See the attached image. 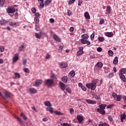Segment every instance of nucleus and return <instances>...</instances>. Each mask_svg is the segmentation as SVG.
<instances>
[{
	"label": "nucleus",
	"instance_id": "obj_11",
	"mask_svg": "<svg viewBox=\"0 0 126 126\" xmlns=\"http://www.w3.org/2000/svg\"><path fill=\"white\" fill-rule=\"evenodd\" d=\"M119 76H120V79H121L122 81H123L124 82H126V76H125V75L120 73Z\"/></svg>",
	"mask_w": 126,
	"mask_h": 126
},
{
	"label": "nucleus",
	"instance_id": "obj_6",
	"mask_svg": "<svg viewBox=\"0 0 126 126\" xmlns=\"http://www.w3.org/2000/svg\"><path fill=\"white\" fill-rule=\"evenodd\" d=\"M27 92L29 94H36L38 91L34 88H30L27 89Z\"/></svg>",
	"mask_w": 126,
	"mask_h": 126
},
{
	"label": "nucleus",
	"instance_id": "obj_40",
	"mask_svg": "<svg viewBox=\"0 0 126 126\" xmlns=\"http://www.w3.org/2000/svg\"><path fill=\"white\" fill-rule=\"evenodd\" d=\"M65 89H66V92H67L68 93H71V89L69 88V87L67 86L66 87Z\"/></svg>",
	"mask_w": 126,
	"mask_h": 126
},
{
	"label": "nucleus",
	"instance_id": "obj_25",
	"mask_svg": "<svg viewBox=\"0 0 126 126\" xmlns=\"http://www.w3.org/2000/svg\"><path fill=\"white\" fill-rule=\"evenodd\" d=\"M70 77L72 78L75 75V72L74 70L71 71L69 73Z\"/></svg>",
	"mask_w": 126,
	"mask_h": 126
},
{
	"label": "nucleus",
	"instance_id": "obj_19",
	"mask_svg": "<svg viewBox=\"0 0 126 126\" xmlns=\"http://www.w3.org/2000/svg\"><path fill=\"white\" fill-rule=\"evenodd\" d=\"M77 119L79 122V123H81V122H82V121H83V120H84L83 119V116H81L80 115H78L77 117Z\"/></svg>",
	"mask_w": 126,
	"mask_h": 126
},
{
	"label": "nucleus",
	"instance_id": "obj_18",
	"mask_svg": "<svg viewBox=\"0 0 126 126\" xmlns=\"http://www.w3.org/2000/svg\"><path fill=\"white\" fill-rule=\"evenodd\" d=\"M4 93L5 94V95L6 96V97L7 98H10V96H11V94H10V93L6 91H5L4 92Z\"/></svg>",
	"mask_w": 126,
	"mask_h": 126
},
{
	"label": "nucleus",
	"instance_id": "obj_30",
	"mask_svg": "<svg viewBox=\"0 0 126 126\" xmlns=\"http://www.w3.org/2000/svg\"><path fill=\"white\" fill-rule=\"evenodd\" d=\"M82 37L84 40H87L89 38V36H88V35H87V34H84L82 35Z\"/></svg>",
	"mask_w": 126,
	"mask_h": 126
},
{
	"label": "nucleus",
	"instance_id": "obj_35",
	"mask_svg": "<svg viewBox=\"0 0 126 126\" xmlns=\"http://www.w3.org/2000/svg\"><path fill=\"white\" fill-rule=\"evenodd\" d=\"M34 21L35 24H39V18H37V17H34Z\"/></svg>",
	"mask_w": 126,
	"mask_h": 126
},
{
	"label": "nucleus",
	"instance_id": "obj_52",
	"mask_svg": "<svg viewBox=\"0 0 126 126\" xmlns=\"http://www.w3.org/2000/svg\"><path fill=\"white\" fill-rule=\"evenodd\" d=\"M108 55L112 57L114 55V52H113V51L110 50L108 51Z\"/></svg>",
	"mask_w": 126,
	"mask_h": 126
},
{
	"label": "nucleus",
	"instance_id": "obj_15",
	"mask_svg": "<svg viewBox=\"0 0 126 126\" xmlns=\"http://www.w3.org/2000/svg\"><path fill=\"white\" fill-rule=\"evenodd\" d=\"M50 77L51 78H52V80H53V81H55V80H57V75H56L54 73H52L51 75H50Z\"/></svg>",
	"mask_w": 126,
	"mask_h": 126
},
{
	"label": "nucleus",
	"instance_id": "obj_37",
	"mask_svg": "<svg viewBox=\"0 0 126 126\" xmlns=\"http://www.w3.org/2000/svg\"><path fill=\"white\" fill-rule=\"evenodd\" d=\"M52 2V0H46L44 2L45 5H48V4H50Z\"/></svg>",
	"mask_w": 126,
	"mask_h": 126
},
{
	"label": "nucleus",
	"instance_id": "obj_42",
	"mask_svg": "<svg viewBox=\"0 0 126 126\" xmlns=\"http://www.w3.org/2000/svg\"><path fill=\"white\" fill-rule=\"evenodd\" d=\"M116 98H117V101H118V102H120V101L122 100V95H118L117 96Z\"/></svg>",
	"mask_w": 126,
	"mask_h": 126
},
{
	"label": "nucleus",
	"instance_id": "obj_31",
	"mask_svg": "<svg viewBox=\"0 0 126 126\" xmlns=\"http://www.w3.org/2000/svg\"><path fill=\"white\" fill-rule=\"evenodd\" d=\"M54 113L57 116H63V113H62V112L58 111H54Z\"/></svg>",
	"mask_w": 126,
	"mask_h": 126
},
{
	"label": "nucleus",
	"instance_id": "obj_48",
	"mask_svg": "<svg viewBox=\"0 0 126 126\" xmlns=\"http://www.w3.org/2000/svg\"><path fill=\"white\" fill-rule=\"evenodd\" d=\"M115 106V104H112L106 106L107 109H112Z\"/></svg>",
	"mask_w": 126,
	"mask_h": 126
},
{
	"label": "nucleus",
	"instance_id": "obj_9",
	"mask_svg": "<svg viewBox=\"0 0 126 126\" xmlns=\"http://www.w3.org/2000/svg\"><path fill=\"white\" fill-rule=\"evenodd\" d=\"M18 60H19V55H18V54H15L14 57L13 58V63L17 62Z\"/></svg>",
	"mask_w": 126,
	"mask_h": 126
},
{
	"label": "nucleus",
	"instance_id": "obj_13",
	"mask_svg": "<svg viewBox=\"0 0 126 126\" xmlns=\"http://www.w3.org/2000/svg\"><path fill=\"white\" fill-rule=\"evenodd\" d=\"M53 39L56 41V42H61V39H60V37H59V36H58V35H57V34H54L53 36Z\"/></svg>",
	"mask_w": 126,
	"mask_h": 126
},
{
	"label": "nucleus",
	"instance_id": "obj_27",
	"mask_svg": "<svg viewBox=\"0 0 126 126\" xmlns=\"http://www.w3.org/2000/svg\"><path fill=\"white\" fill-rule=\"evenodd\" d=\"M96 65L99 68H101V67H103V63L102 62H97Z\"/></svg>",
	"mask_w": 126,
	"mask_h": 126
},
{
	"label": "nucleus",
	"instance_id": "obj_5",
	"mask_svg": "<svg viewBox=\"0 0 126 126\" xmlns=\"http://www.w3.org/2000/svg\"><path fill=\"white\" fill-rule=\"evenodd\" d=\"M102 80L99 81L98 79H94L92 81V83L94 84L95 86H100L102 84Z\"/></svg>",
	"mask_w": 126,
	"mask_h": 126
},
{
	"label": "nucleus",
	"instance_id": "obj_36",
	"mask_svg": "<svg viewBox=\"0 0 126 126\" xmlns=\"http://www.w3.org/2000/svg\"><path fill=\"white\" fill-rule=\"evenodd\" d=\"M63 46L62 45L60 46L59 48L58 49V52L59 53H63Z\"/></svg>",
	"mask_w": 126,
	"mask_h": 126
},
{
	"label": "nucleus",
	"instance_id": "obj_41",
	"mask_svg": "<svg viewBox=\"0 0 126 126\" xmlns=\"http://www.w3.org/2000/svg\"><path fill=\"white\" fill-rule=\"evenodd\" d=\"M35 36L37 38V39H40L41 38V34L39 33H35Z\"/></svg>",
	"mask_w": 126,
	"mask_h": 126
},
{
	"label": "nucleus",
	"instance_id": "obj_64",
	"mask_svg": "<svg viewBox=\"0 0 126 126\" xmlns=\"http://www.w3.org/2000/svg\"><path fill=\"white\" fill-rule=\"evenodd\" d=\"M108 119L109 122H113V118H112V117L109 116L108 117Z\"/></svg>",
	"mask_w": 126,
	"mask_h": 126
},
{
	"label": "nucleus",
	"instance_id": "obj_51",
	"mask_svg": "<svg viewBox=\"0 0 126 126\" xmlns=\"http://www.w3.org/2000/svg\"><path fill=\"white\" fill-rule=\"evenodd\" d=\"M0 52L1 53H2L3 52H4V46H0Z\"/></svg>",
	"mask_w": 126,
	"mask_h": 126
},
{
	"label": "nucleus",
	"instance_id": "obj_20",
	"mask_svg": "<svg viewBox=\"0 0 126 126\" xmlns=\"http://www.w3.org/2000/svg\"><path fill=\"white\" fill-rule=\"evenodd\" d=\"M14 76H15V77H13V78L14 79H15V78H20V77H21L20 74H19V73H17V72L14 73Z\"/></svg>",
	"mask_w": 126,
	"mask_h": 126
},
{
	"label": "nucleus",
	"instance_id": "obj_62",
	"mask_svg": "<svg viewBox=\"0 0 126 126\" xmlns=\"http://www.w3.org/2000/svg\"><path fill=\"white\" fill-rule=\"evenodd\" d=\"M112 96L114 98H116V97H117V96H118V94H117V93H113L112 94Z\"/></svg>",
	"mask_w": 126,
	"mask_h": 126
},
{
	"label": "nucleus",
	"instance_id": "obj_33",
	"mask_svg": "<svg viewBox=\"0 0 126 126\" xmlns=\"http://www.w3.org/2000/svg\"><path fill=\"white\" fill-rule=\"evenodd\" d=\"M21 117H22V118H23L24 119V120H25V121H26V120H27V119H28L27 118V117H26V115H25L24 113H21L20 114Z\"/></svg>",
	"mask_w": 126,
	"mask_h": 126
},
{
	"label": "nucleus",
	"instance_id": "obj_24",
	"mask_svg": "<svg viewBox=\"0 0 126 126\" xmlns=\"http://www.w3.org/2000/svg\"><path fill=\"white\" fill-rule=\"evenodd\" d=\"M99 107L100 109H101L102 110H105V109H106V107H107V104H103L99 105Z\"/></svg>",
	"mask_w": 126,
	"mask_h": 126
},
{
	"label": "nucleus",
	"instance_id": "obj_39",
	"mask_svg": "<svg viewBox=\"0 0 126 126\" xmlns=\"http://www.w3.org/2000/svg\"><path fill=\"white\" fill-rule=\"evenodd\" d=\"M4 2H5V0H0V6L1 7H2L3 6Z\"/></svg>",
	"mask_w": 126,
	"mask_h": 126
},
{
	"label": "nucleus",
	"instance_id": "obj_43",
	"mask_svg": "<svg viewBox=\"0 0 126 126\" xmlns=\"http://www.w3.org/2000/svg\"><path fill=\"white\" fill-rule=\"evenodd\" d=\"M114 76V74L113 73H109L107 76V78H112Z\"/></svg>",
	"mask_w": 126,
	"mask_h": 126
},
{
	"label": "nucleus",
	"instance_id": "obj_21",
	"mask_svg": "<svg viewBox=\"0 0 126 126\" xmlns=\"http://www.w3.org/2000/svg\"><path fill=\"white\" fill-rule=\"evenodd\" d=\"M111 6H108L107 7V8H106V14H110V13H111Z\"/></svg>",
	"mask_w": 126,
	"mask_h": 126
},
{
	"label": "nucleus",
	"instance_id": "obj_10",
	"mask_svg": "<svg viewBox=\"0 0 126 126\" xmlns=\"http://www.w3.org/2000/svg\"><path fill=\"white\" fill-rule=\"evenodd\" d=\"M81 42L82 44H87V45H89L91 44V42L89 41V40H85L84 39H81Z\"/></svg>",
	"mask_w": 126,
	"mask_h": 126
},
{
	"label": "nucleus",
	"instance_id": "obj_29",
	"mask_svg": "<svg viewBox=\"0 0 126 126\" xmlns=\"http://www.w3.org/2000/svg\"><path fill=\"white\" fill-rule=\"evenodd\" d=\"M85 17L86 19H90V15H89L88 12L85 13Z\"/></svg>",
	"mask_w": 126,
	"mask_h": 126
},
{
	"label": "nucleus",
	"instance_id": "obj_2",
	"mask_svg": "<svg viewBox=\"0 0 126 126\" xmlns=\"http://www.w3.org/2000/svg\"><path fill=\"white\" fill-rule=\"evenodd\" d=\"M6 11L8 14V15H10L11 17H12L14 15V12H15V8L12 7H8L6 9Z\"/></svg>",
	"mask_w": 126,
	"mask_h": 126
},
{
	"label": "nucleus",
	"instance_id": "obj_26",
	"mask_svg": "<svg viewBox=\"0 0 126 126\" xmlns=\"http://www.w3.org/2000/svg\"><path fill=\"white\" fill-rule=\"evenodd\" d=\"M44 105L46 106V107H52V104L49 101H45L44 102Z\"/></svg>",
	"mask_w": 126,
	"mask_h": 126
},
{
	"label": "nucleus",
	"instance_id": "obj_59",
	"mask_svg": "<svg viewBox=\"0 0 126 126\" xmlns=\"http://www.w3.org/2000/svg\"><path fill=\"white\" fill-rule=\"evenodd\" d=\"M69 112L71 115H72V114L74 113V110L73 108H70L69 109Z\"/></svg>",
	"mask_w": 126,
	"mask_h": 126
},
{
	"label": "nucleus",
	"instance_id": "obj_32",
	"mask_svg": "<svg viewBox=\"0 0 126 126\" xmlns=\"http://www.w3.org/2000/svg\"><path fill=\"white\" fill-rule=\"evenodd\" d=\"M7 23V21L5 20H1L0 21V25H5Z\"/></svg>",
	"mask_w": 126,
	"mask_h": 126
},
{
	"label": "nucleus",
	"instance_id": "obj_56",
	"mask_svg": "<svg viewBox=\"0 0 126 126\" xmlns=\"http://www.w3.org/2000/svg\"><path fill=\"white\" fill-rule=\"evenodd\" d=\"M67 14L68 16H70L72 14V11L70 10H67Z\"/></svg>",
	"mask_w": 126,
	"mask_h": 126
},
{
	"label": "nucleus",
	"instance_id": "obj_47",
	"mask_svg": "<svg viewBox=\"0 0 126 126\" xmlns=\"http://www.w3.org/2000/svg\"><path fill=\"white\" fill-rule=\"evenodd\" d=\"M27 63V59H24L22 60V63L23 65H26V63Z\"/></svg>",
	"mask_w": 126,
	"mask_h": 126
},
{
	"label": "nucleus",
	"instance_id": "obj_54",
	"mask_svg": "<svg viewBox=\"0 0 126 126\" xmlns=\"http://www.w3.org/2000/svg\"><path fill=\"white\" fill-rule=\"evenodd\" d=\"M94 37H95V32H93L92 34L91 35V40H94Z\"/></svg>",
	"mask_w": 126,
	"mask_h": 126
},
{
	"label": "nucleus",
	"instance_id": "obj_63",
	"mask_svg": "<svg viewBox=\"0 0 126 126\" xmlns=\"http://www.w3.org/2000/svg\"><path fill=\"white\" fill-rule=\"evenodd\" d=\"M82 2H83L82 0H78V5H79V6H80L81 5V4L82 3Z\"/></svg>",
	"mask_w": 126,
	"mask_h": 126
},
{
	"label": "nucleus",
	"instance_id": "obj_46",
	"mask_svg": "<svg viewBox=\"0 0 126 126\" xmlns=\"http://www.w3.org/2000/svg\"><path fill=\"white\" fill-rule=\"evenodd\" d=\"M17 24L16 23H14L13 22H10L9 23V25H10V26H15Z\"/></svg>",
	"mask_w": 126,
	"mask_h": 126
},
{
	"label": "nucleus",
	"instance_id": "obj_17",
	"mask_svg": "<svg viewBox=\"0 0 126 126\" xmlns=\"http://www.w3.org/2000/svg\"><path fill=\"white\" fill-rule=\"evenodd\" d=\"M113 64H118L119 63V60L118 59V57H115L113 62Z\"/></svg>",
	"mask_w": 126,
	"mask_h": 126
},
{
	"label": "nucleus",
	"instance_id": "obj_22",
	"mask_svg": "<svg viewBox=\"0 0 126 126\" xmlns=\"http://www.w3.org/2000/svg\"><path fill=\"white\" fill-rule=\"evenodd\" d=\"M120 73L121 74H126V68H124L119 70Z\"/></svg>",
	"mask_w": 126,
	"mask_h": 126
},
{
	"label": "nucleus",
	"instance_id": "obj_8",
	"mask_svg": "<svg viewBox=\"0 0 126 126\" xmlns=\"http://www.w3.org/2000/svg\"><path fill=\"white\" fill-rule=\"evenodd\" d=\"M59 86L60 87L62 90H65V88H66L67 85H66L63 83L60 82L59 83Z\"/></svg>",
	"mask_w": 126,
	"mask_h": 126
},
{
	"label": "nucleus",
	"instance_id": "obj_58",
	"mask_svg": "<svg viewBox=\"0 0 126 126\" xmlns=\"http://www.w3.org/2000/svg\"><path fill=\"white\" fill-rule=\"evenodd\" d=\"M44 5L45 4L44 3V2H41L39 4V6H40L41 8H44Z\"/></svg>",
	"mask_w": 126,
	"mask_h": 126
},
{
	"label": "nucleus",
	"instance_id": "obj_3",
	"mask_svg": "<svg viewBox=\"0 0 126 126\" xmlns=\"http://www.w3.org/2000/svg\"><path fill=\"white\" fill-rule=\"evenodd\" d=\"M86 87H87V88H88L89 89H91V90L92 91L95 90L96 89V86H95L93 83H87L86 84Z\"/></svg>",
	"mask_w": 126,
	"mask_h": 126
},
{
	"label": "nucleus",
	"instance_id": "obj_28",
	"mask_svg": "<svg viewBox=\"0 0 126 126\" xmlns=\"http://www.w3.org/2000/svg\"><path fill=\"white\" fill-rule=\"evenodd\" d=\"M62 81L64 83H66L67 82V76H63V77L62 78Z\"/></svg>",
	"mask_w": 126,
	"mask_h": 126
},
{
	"label": "nucleus",
	"instance_id": "obj_57",
	"mask_svg": "<svg viewBox=\"0 0 126 126\" xmlns=\"http://www.w3.org/2000/svg\"><path fill=\"white\" fill-rule=\"evenodd\" d=\"M63 126H71V124L68 123H63L62 124Z\"/></svg>",
	"mask_w": 126,
	"mask_h": 126
},
{
	"label": "nucleus",
	"instance_id": "obj_4",
	"mask_svg": "<svg viewBox=\"0 0 126 126\" xmlns=\"http://www.w3.org/2000/svg\"><path fill=\"white\" fill-rule=\"evenodd\" d=\"M42 83H43V80L40 79L36 80L33 82L32 85L35 87H39V86H40Z\"/></svg>",
	"mask_w": 126,
	"mask_h": 126
},
{
	"label": "nucleus",
	"instance_id": "obj_12",
	"mask_svg": "<svg viewBox=\"0 0 126 126\" xmlns=\"http://www.w3.org/2000/svg\"><path fill=\"white\" fill-rule=\"evenodd\" d=\"M97 111L98 113L101 114V115H105L106 114V111L104 109H101V108H97Z\"/></svg>",
	"mask_w": 126,
	"mask_h": 126
},
{
	"label": "nucleus",
	"instance_id": "obj_14",
	"mask_svg": "<svg viewBox=\"0 0 126 126\" xmlns=\"http://www.w3.org/2000/svg\"><path fill=\"white\" fill-rule=\"evenodd\" d=\"M86 102L87 103H88V104H96L97 103V101H94V100H91V99H87L86 100Z\"/></svg>",
	"mask_w": 126,
	"mask_h": 126
},
{
	"label": "nucleus",
	"instance_id": "obj_60",
	"mask_svg": "<svg viewBox=\"0 0 126 126\" xmlns=\"http://www.w3.org/2000/svg\"><path fill=\"white\" fill-rule=\"evenodd\" d=\"M76 0H70L68 4H72V3H74V1H75Z\"/></svg>",
	"mask_w": 126,
	"mask_h": 126
},
{
	"label": "nucleus",
	"instance_id": "obj_34",
	"mask_svg": "<svg viewBox=\"0 0 126 126\" xmlns=\"http://www.w3.org/2000/svg\"><path fill=\"white\" fill-rule=\"evenodd\" d=\"M15 118L17 119L18 122H19L20 123V124H22V123H23V121H22V120H21V119L19 117H18V116H15Z\"/></svg>",
	"mask_w": 126,
	"mask_h": 126
},
{
	"label": "nucleus",
	"instance_id": "obj_55",
	"mask_svg": "<svg viewBox=\"0 0 126 126\" xmlns=\"http://www.w3.org/2000/svg\"><path fill=\"white\" fill-rule=\"evenodd\" d=\"M36 31H40V26L38 25H35Z\"/></svg>",
	"mask_w": 126,
	"mask_h": 126
},
{
	"label": "nucleus",
	"instance_id": "obj_49",
	"mask_svg": "<svg viewBox=\"0 0 126 126\" xmlns=\"http://www.w3.org/2000/svg\"><path fill=\"white\" fill-rule=\"evenodd\" d=\"M24 72H26V73H29V72H30V70H29V69H28V68H25L23 69Z\"/></svg>",
	"mask_w": 126,
	"mask_h": 126
},
{
	"label": "nucleus",
	"instance_id": "obj_50",
	"mask_svg": "<svg viewBox=\"0 0 126 126\" xmlns=\"http://www.w3.org/2000/svg\"><path fill=\"white\" fill-rule=\"evenodd\" d=\"M105 23V20L104 19H100L99 20V24L100 25H102V24H104Z\"/></svg>",
	"mask_w": 126,
	"mask_h": 126
},
{
	"label": "nucleus",
	"instance_id": "obj_53",
	"mask_svg": "<svg viewBox=\"0 0 126 126\" xmlns=\"http://www.w3.org/2000/svg\"><path fill=\"white\" fill-rule=\"evenodd\" d=\"M121 118L126 120V114H123L121 115Z\"/></svg>",
	"mask_w": 126,
	"mask_h": 126
},
{
	"label": "nucleus",
	"instance_id": "obj_16",
	"mask_svg": "<svg viewBox=\"0 0 126 126\" xmlns=\"http://www.w3.org/2000/svg\"><path fill=\"white\" fill-rule=\"evenodd\" d=\"M105 36H106L107 37H109V38H111V37H113V36H114V34L110 32H106L105 33Z\"/></svg>",
	"mask_w": 126,
	"mask_h": 126
},
{
	"label": "nucleus",
	"instance_id": "obj_1",
	"mask_svg": "<svg viewBox=\"0 0 126 126\" xmlns=\"http://www.w3.org/2000/svg\"><path fill=\"white\" fill-rule=\"evenodd\" d=\"M45 84L48 88H51L54 86V81L52 79H48L45 81Z\"/></svg>",
	"mask_w": 126,
	"mask_h": 126
},
{
	"label": "nucleus",
	"instance_id": "obj_44",
	"mask_svg": "<svg viewBox=\"0 0 126 126\" xmlns=\"http://www.w3.org/2000/svg\"><path fill=\"white\" fill-rule=\"evenodd\" d=\"M98 40L99 42H103L105 40V38L103 36H100L98 37Z\"/></svg>",
	"mask_w": 126,
	"mask_h": 126
},
{
	"label": "nucleus",
	"instance_id": "obj_61",
	"mask_svg": "<svg viewBox=\"0 0 126 126\" xmlns=\"http://www.w3.org/2000/svg\"><path fill=\"white\" fill-rule=\"evenodd\" d=\"M32 13H36V8H32Z\"/></svg>",
	"mask_w": 126,
	"mask_h": 126
},
{
	"label": "nucleus",
	"instance_id": "obj_38",
	"mask_svg": "<svg viewBox=\"0 0 126 126\" xmlns=\"http://www.w3.org/2000/svg\"><path fill=\"white\" fill-rule=\"evenodd\" d=\"M84 53V51L79 50L77 53V57H79L80 56H81V55H82V54H83Z\"/></svg>",
	"mask_w": 126,
	"mask_h": 126
},
{
	"label": "nucleus",
	"instance_id": "obj_45",
	"mask_svg": "<svg viewBox=\"0 0 126 126\" xmlns=\"http://www.w3.org/2000/svg\"><path fill=\"white\" fill-rule=\"evenodd\" d=\"M98 126H110V125L106 123H103L102 124H99Z\"/></svg>",
	"mask_w": 126,
	"mask_h": 126
},
{
	"label": "nucleus",
	"instance_id": "obj_23",
	"mask_svg": "<svg viewBox=\"0 0 126 126\" xmlns=\"http://www.w3.org/2000/svg\"><path fill=\"white\" fill-rule=\"evenodd\" d=\"M25 48V46L23 45V44H22L18 48V51L19 52H22L23 50H24Z\"/></svg>",
	"mask_w": 126,
	"mask_h": 126
},
{
	"label": "nucleus",
	"instance_id": "obj_7",
	"mask_svg": "<svg viewBox=\"0 0 126 126\" xmlns=\"http://www.w3.org/2000/svg\"><path fill=\"white\" fill-rule=\"evenodd\" d=\"M67 66H68V65L66 62L59 63V67H60V68H66Z\"/></svg>",
	"mask_w": 126,
	"mask_h": 126
}]
</instances>
